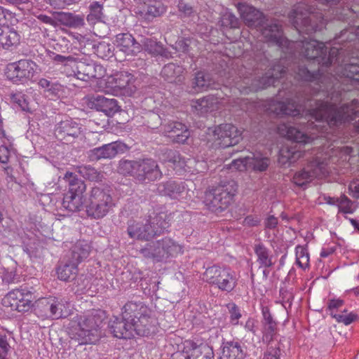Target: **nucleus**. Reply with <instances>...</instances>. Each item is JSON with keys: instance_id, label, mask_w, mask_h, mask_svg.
Masks as SVG:
<instances>
[{"instance_id": "nucleus-1", "label": "nucleus", "mask_w": 359, "mask_h": 359, "mask_svg": "<svg viewBox=\"0 0 359 359\" xmlns=\"http://www.w3.org/2000/svg\"><path fill=\"white\" fill-rule=\"evenodd\" d=\"M267 42L281 48L283 52L295 55V49L308 62V67L299 65L297 74L309 82L296 93L294 99L287 102L273 100L269 110L278 116H290L307 120L308 127L318 128L314 121L337 126L346 121L354 108L344 104L339 108L336 103L341 91H349V85L359 83V64L345 63L348 53L343 47L329 50L323 42L304 37L292 41L283 36L282 27L275 19H266L259 27Z\"/></svg>"}, {"instance_id": "nucleus-2", "label": "nucleus", "mask_w": 359, "mask_h": 359, "mask_svg": "<svg viewBox=\"0 0 359 359\" xmlns=\"http://www.w3.org/2000/svg\"><path fill=\"white\" fill-rule=\"evenodd\" d=\"M104 318V312L100 310L74 317L69 327L71 339L81 344H95L101 337L100 328Z\"/></svg>"}, {"instance_id": "nucleus-3", "label": "nucleus", "mask_w": 359, "mask_h": 359, "mask_svg": "<svg viewBox=\"0 0 359 359\" xmlns=\"http://www.w3.org/2000/svg\"><path fill=\"white\" fill-rule=\"evenodd\" d=\"M118 173L133 177L142 184H149L160 180L163 172L157 161L151 158L137 160L121 159L118 165Z\"/></svg>"}, {"instance_id": "nucleus-4", "label": "nucleus", "mask_w": 359, "mask_h": 359, "mask_svg": "<svg viewBox=\"0 0 359 359\" xmlns=\"http://www.w3.org/2000/svg\"><path fill=\"white\" fill-rule=\"evenodd\" d=\"M238 185L233 180L224 182L205 192L203 203L211 212L219 215L228 209L237 191Z\"/></svg>"}, {"instance_id": "nucleus-5", "label": "nucleus", "mask_w": 359, "mask_h": 359, "mask_svg": "<svg viewBox=\"0 0 359 359\" xmlns=\"http://www.w3.org/2000/svg\"><path fill=\"white\" fill-rule=\"evenodd\" d=\"M128 307L126 316L133 318L136 334L147 337L157 332V319L151 315V310L143 302L129 301Z\"/></svg>"}, {"instance_id": "nucleus-6", "label": "nucleus", "mask_w": 359, "mask_h": 359, "mask_svg": "<svg viewBox=\"0 0 359 359\" xmlns=\"http://www.w3.org/2000/svg\"><path fill=\"white\" fill-rule=\"evenodd\" d=\"M287 68L281 64H277L270 68L264 76H260L255 73L245 76L238 83V88L241 93L247 95L275 85L278 79L286 73Z\"/></svg>"}, {"instance_id": "nucleus-7", "label": "nucleus", "mask_w": 359, "mask_h": 359, "mask_svg": "<svg viewBox=\"0 0 359 359\" xmlns=\"http://www.w3.org/2000/svg\"><path fill=\"white\" fill-rule=\"evenodd\" d=\"M315 8L305 2H299L294 6L289 14L290 21L299 33H312L320 31L323 27V21L316 22L314 20Z\"/></svg>"}, {"instance_id": "nucleus-8", "label": "nucleus", "mask_w": 359, "mask_h": 359, "mask_svg": "<svg viewBox=\"0 0 359 359\" xmlns=\"http://www.w3.org/2000/svg\"><path fill=\"white\" fill-rule=\"evenodd\" d=\"M114 205L109 190L102 187H93L85 201L87 215L95 219L105 217Z\"/></svg>"}, {"instance_id": "nucleus-9", "label": "nucleus", "mask_w": 359, "mask_h": 359, "mask_svg": "<svg viewBox=\"0 0 359 359\" xmlns=\"http://www.w3.org/2000/svg\"><path fill=\"white\" fill-rule=\"evenodd\" d=\"M180 250V246L170 238L150 241L140 250V253L147 259L161 262L173 256Z\"/></svg>"}, {"instance_id": "nucleus-10", "label": "nucleus", "mask_w": 359, "mask_h": 359, "mask_svg": "<svg viewBox=\"0 0 359 359\" xmlns=\"http://www.w3.org/2000/svg\"><path fill=\"white\" fill-rule=\"evenodd\" d=\"M203 280L222 292H231L237 285V279L230 269L217 265L208 267Z\"/></svg>"}, {"instance_id": "nucleus-11", "label": "nucleus", "mask_w": 359, "mask_h": 359, "mask_svg": "<svg viewBox=\"0 0 359 359\" xmlns=\"http://www.w3.org/2000/svg\"><path fill=\"white\" fill-rule=\"evenodd\" d=\"M36 299L33 287H20L9 292L3 299V304L18 312H27Z\"/></svg>"}, {"instance_id": "nucleus-12", "label": "nucleus", "mask_w": 359, "mask_h": 359, "mask_svg": "<svg viewBox=\"0 0 359 359\" xmlns=\"http://www.w3.org/2000/svg\"><path fill=\"white\" fill-rule=\"evenodd\" d=\"M36 68L37 65L32 60H20L8 64L5 74L13 83L23 84L32 79Z\"/></svg>"}, {"instance_id": "nucleus-13", "label": "nucleus", "mask_w": 359, "mask_h": 359, "mask_svg": "<svg viewBox=\"0 0 359 359\" xmlns=\"http://www.w3.org/2000/svg\"><path fill=\"white\" fill-rule=\"evenodd\" d=\"M34 306L36 314L42 318L59 319L67 315L63 302L55 297L36 299Z\"/></svg>"}, {"instance_id": "nucleus-14", "label": "nucleus", "mask_w": 359, "mask_h": 359, "mask_svg": "<svg viewBox=\"0 0 359 359\" xmlns=\"http://www.w3.org/2000/svg\"><path fill=\"white\" fill-rule=\"evenodd\" d=\"M232 164L240 171L264 172L268 170L271 164V159L261 153H252L248 156L233 161Z\"/></svg>"}, {"instance_id": "nucleus-15", "label": "nucleus", "mask_w": 359, "mask_h": 359, "mask_svg": "<svg viewBox=\"0 0 359 359\" xmlns=\"http://www.w3.org/2000/svg\"><path fill=\"white\" fill-rule=\"evenodd\" d=\"M212 137L215 145L222 148L234 146L242 139L238 128L228 123L215 128L212 131Z\"/></svg>"}, {"instance_id": "nucleus-16", "label": "nucleus", "mask_w": 359, "mask_h": 359, "mask_svg": "<svg viewBox=\"0 0 359 359\" xmlns=\"http://www.w3.org/2000/svg\"><path fill=\"white\" fill-rule=\"evenodd\" d=\"M129 306V302L125 304L121 309V318L114 317V320H111L109 323V328L110 332L114 337L119 339H130L134 337L135 329L133 318H129L127 319L126 313H127V309Z\"/></svg>"}, {"instance_id": "nucleus-17", "label": "nucleus", "mask_w": 359, "mask_h": 359, "mask_svg": "<svg viewBox=\"0 0 359 359\" xmlns=\"http://www.w3.org/2000/svg\"><path fill=\"white\" fill-rule=\"evenodd\" d=\"M72 76L78 79L87 81L91 79H100L104 76V69L92 60L76 58Z\"/></svg>"}, {"instance_id": "nucleus-18", "label": "nucleus", "mask_w": 359, "mask_h": 359, "mask_svg": "<svg viewBox=\"0 0 359 359\" xmlns=\"http://www.w3.org/2000/svg\"><path fill=\"white\" fill-rule=\"evenodd\" d=\"M183 352L173 354V359H214V352L211 346L207 344L196 343L187 341Z\"/></svg>"}, {"instance_id": "nucleus-19", "label": "nucleus", "mask_w": 359, "mask_h": 359, "mask_svg": "<svg viewBox=\"0 0 359 359\" xmlns=\"http://www.w3.org/2000/svg\"><path fill=\"white\" fill-rule=\"evenodd\" d=\"M237 9L244 24L249 28L258 30L266 22V15L252 6L238 3Z\"/></svg>"}, {"instance_id": "nucleus-20", "label": "nucleus", "mask_w": 359, "mask_h": 359, "mask_svg": "<svg viewBox=\"0 0 359 359\" xmlns=\"http://www.w3.org/2000/svg\"><path fill=\"white\" fill-rule=\"evenodd\" d=\"M126 148L127 147L125 144L116 141L90 150L88 156L92 161H97L101 159H111L114 158L118 154L123 153Z\"/></svg>"}, {"instance_id": "nucleus-21", "label": "nucleus", "mask_w": 359, "mask_h": 359, "mask_svg": "<svg viewBox=\"0 0 359 359\" xmlns=\"http://www.w3.org/2000/svg\"><path fill=\"white\" fill-rule=\"evenodd\" d=\"M324 172L323 163L315 160L310 162L302 170L296 172L293 177V181L297 186L303 187L316 177L321 176Z\"/></svg>"}, {"instance_id": "nucleus-22", "label": "nucleus", "mask_w": 359, "mask_h": 359, "mask_svg": "<svg viewBox=\"0 0 359 359\" xmlns=\"http://www.w3.org/2000/svg\"><path fill=\"white\" fill-rule=\"evenodd\" d=\"M87 104L90 109L102 111L108 116H112L120 109L116 99L108 98L103 95H93L89 97Z\"/></svg>"}, {"instance_id": "nucleus-23", "label": "nucleus", "mask_w": 359, "mask_h": 359, "mask_svg": "<svg viewBox=\"0 0 359 359\" xmlns=\"http://www.w3.org/2000/svg\"><path fill=\"white\" fill-rule=\"evenodd\" d=\"M163 133L172 138V142L184 144L190 137V131L182 123L177 121H169L163 125Z\"/></svg>"}, {"instance_id": "nucleus-24", "label": "nucleus", "mask_w": 359, "mask_h": 359, "mask_svg": "<svg viewBox=\"0 0 359 359\" xmlns=\"http://www.w3.org/2000/svg\"><path fill=\"white\" fill-rule=\"evenodd\" d=\"M127 224V233L130 238L149 241L154 238V231H151L148 219L145 222L128 220Z\"/></svg>"}, {"instance_id": "nucleus-25", "label": "nucleus", "mask_w": 359, "mask_h": 359, "mask_svg": "<svg viewBox=\"0 0 359 359\" xmlns=\"http://www.w3.org/2000/svg\"><path fill=\"white\" fill-rule=\"evenodd\" d=\"M114 45L126 55L134 56L142 50V45L129 32L120 33L116 36Z\"/></svg>"}, {"instance_id": "nucleus-26", "label": "nucleus", "mask_w": 359, "mask_h": 359, "mask_svg": "<svg viewBox=\"0 0 359 359\" xmlns=\"http://www.w3.org/2000/svg\"><path fill=\"white\" fill-rule=\"evenodd\" d=\"M165 11V6L160 1L148 0L144 3L137 13L142 20L151 22L155 18L163 15Z\"/></svg>"}, {"instance_id": "nucleus-27", "label": "nucleus", "mask_w": 359, "mask_h": 359, "mask_svg": "<svg viewBox=\"0 0 359 359\" xmlns=\"http://www.w3.org/2000/svg\"><path fill=\"white\" fill-rule=\"evenodd\" d=\"M187 187L185 182L168 180L157 184V192L161 196L177 199L182 196Z\"/></svg>"}, {"instance_id": "nucleus-28", "label": "nucleus", "mask_w": 359, "mask_h": 359, "mask_svg": "<svg viewBox=\"0 0 359 359\" xmlns=\"http://www.w3.org/2000/svg\"><path fill=\"white\" fill-rule=\"evenodd\" d=\"M80 124L72 119L61 121L55 128V134L57 138L78 137L81 135Z\"/></svg>"}, {"instance_id": "nucleus-29", "label": "nucleus", "mask_w": 359, "mask_h": 359, "mask_svg": "<svg viewBox=\"0 0 359 359\" xmlns=\"http://www.w3.org/2000/svg\"><path fill=\"white\" fill-rule=\"evenodd\" d=\"M246 348L239 341H231L223 343L219 359H245Z\"/></svg>"}, {"instance_id": "nucleus-30", "label": "nucleus", "mask_w": 359, "mask_h": 359, "mask_svg": "<svg viewBox=\"0 0 359 359\" xmlns=\"http://www.w3.org/2000/svg\"><path fill=\"white\" fill-rule=\"evenodd\" d=\"M215 83L211 75L205 72H198L191 80L190 92L199 93L215 88Z\"/></svg>"}, {"instance_id": "nucleus-31", "label": "nucleus", "mask_w": 359, "mask_h": 359, "mask_svg": "<svg viewBox=\"0 0 359 359\" xmlns=\"http://www.w3.org/2000/svg\"><path fill=\"white\" fill-rule=\"evenodd\" d=\"M220 96L208 95L203 98L192 100L191 107L194 108L198 114L203 115L208 111L215 110L219 104Z\"/></svg>"}, {"instance_id": "nucleus-32", "label": "nucleus", "mask_w": 359, "mask_h": 359, "mask_svg": "<svg viewBox=\"0 0 359 359\" xmlns=\"http://www.w3.org/2000/svg\"><path fill=\"white\" fill-rule=\"evenodd\" d=\"M48 56L52 62L57 65H60V69L67 76L74 74V67L77 57L72 55H62L54 52H50Z\"/></svg>"}, {"instance_id": "nucleus-33", "label": "nucleus", "mask_w": 359, "mask_h": 359, "mask_svg": "<svg viewBox=\"0 0 359 359\" xmlns=\"http://www.w3.org/2000/svg\"><path fill=\"white\" fill-rule=\"evenodd\" d=\"M168 215L165 212L155 213L148 217L151 231H154V237L163 233L170 226Z\"/></svg>"}, {"instance_id": "nucleus-34", "label": "nucleus", "mask_w": 359, "mask_h": 359, "mask_svg": "<svg viewBox=\"0 0 359 359\" xmlns=\"http://www.w3.org/2000/svg\"><path fill=\"white\" fill-rule=\"evenodd\" d=\"M57 21L60 25L69 28H80L85 25L83 15L75 14L70 12H57Z\"/></svg>"}, {"instance_id": "nucleus-35", "label": "nucleus", "mask_w": 359, "mask_h": 359, "mask_svg": "<svg viewBox=\"0 0 359 359\" xmlns=\"http://www.w3.org/2000/svg\"><path fill=\"white\" fill-rule=\"evenodd\" d=\"M20 42V35L9 27H0V49L8 50Z\"/></svg>"}, {"instance_id": "nucleus-36", "label": "nucleus", "mask_w": 359, "mask_h": 359, "mask_svg": "<svg viewBox=\"0 0 359 359\" xmlns=\"http://www.w3.org/2000/svg\"><path fill=\"white\" fill-rule=\"evenodd\" d=\"M302 153L294 147H283L280 149L278 156V163L285 167H289L295 163L301 156Z\"/></svg>"}, {"instance_id": "nucleus-37", "label": "nucleus", "mask_w": 359, "mask_h": 359, "mask_svg": "<svg viewBox=\"0 0 359 359\" xmlns=\"http://www.w3.org/2000/svg\"><path fill=\"white\" fill-rule=\"evenodd\" d=\"M159 156L163 162L172 163L175 168H183L186 165L184 158L176 150L164 148L161 149Z\"/></svg>"}, {"instance_id": "nucleus-38", "label": "nucleus", "mask_w": 359, "mask_h": 359, "mask_svg": "<svg viewBox=\"0 0 359 359\" xmlns=\"http://www.w3.org/2000/svg\"><path fill=\"white\" fill-rule=\"evenodd\" d=\"M183 72L184 69L182 66L168 63L163 67L161 75L169 83H178L182 81Z\"/></svg>"}, {"instance_id": "nucleus-39", "label": "nucleus", "mask_w": 359, "mask_h": 359, "mask_svg": "<svg viewBox=\"0 0 359 359\" xmlns=\"http://www.w3.org/2000/svg\"><path fill=\"white\" fill-rule=\"evenodd\" d=\"M64 180L69 185L67 194L83 196V194L86 189V185L83 180L79 179L76 175L70 172L65 173Z\"/></svg>"}, {"instance_id": "nucleus-40", "label": "nucleus", "mask_w": 359, "mask_h": 359, "mask_svg": "<svg viewBox=\"0 0 359 359\" xmlns=\"http://www.w3.org/2000/svg\"><path fill=\"white\" fill-rule=\"evenodd\" d=\"M254 251L257 257V262L259 264V267L269 268L274 264L271 251L263 243L255 244Z\"/></svg>"}, {"instance_id": "nucleus-41", "label": "nucleus", "mask_w": 359, "mask_h": 359, "mask_svg": "<svg viewBox=\"0 0 359 359\" xmlns=\"http://www.w3.org/2000/svg\"><path fill=\"white\" fill-rule=\"evenodd\" d=\"M90 252L88 243L85 241H79L72 248L71 259L79 264L88 257Z\"/></svg>"}, {"instance_id": "nucleus-42", "label": "nucleus", "mask_w": 359, "mask_h": 359, "mask_svg": "<svg viewBox=\"0 0 359 359\" xmlns=\"http://www.w3.org/2000/svg\"><path fill=\"white\" fill-rule=\"evenodd\" d=\"M62 207L70 212L80 211L85 208L83 196L66 193L62 200Z\"/></svg>"}, {"instance_id": "nucleus-43", "label": "nucleus", "mask_w": 359, "mask_h": 359, "mask_svg": "<svg viewBox=\"0 0 359 359\" xmlns=\"http://www.w3.org/2000/svg\"><path fill=\"white\" fill-rule=\"evenodd\" d=\"M77 265L72 259L69 262L60 265L57 271L58 278L63 281L74 280L78 272Z\"/></svg>"}, {"instance_id": "nucleus-44", "label": "nucleus", "mask_w": 359, "mask_h": 359, "mask_svg": "<svg viewBox=\"0 0 359 359\" xmlns=\"http://www.w3.org/2000/svg\"><path fill=\"white\" fill-rule=\"evenodd\" d=\"M140 45H142V49L144 48L146 51L152 55H165V50L163 45L154 38H143L141 40Z\"/></svg>"}, {"instance_id": "nucleus-45", "label": "nucleus", "mask_w": 359, "mask_h": 359, "mask_svg": "<svg viewBox=\"0 0 359 359\" xmlns=\"http://www.w3.org/2000/svg\"><path fill=\"white\" fill-rule=\"evenodd\" d=\"M97 57L108 60L114 56V47L113 45L104 41L93 43L90 45Z\"/></svg>"}, {"instance_id": "nucleus-46", "label": "nucleus", "mask_w": 359, "mask_h": 359, "mask_svg": "<svg viewBox=\"0 0 359 359\" xmlns=\"http://www.w3.org/2000/svg\"><path fill=\"white\" fill-rule=\"evenodd\" d=\"M76 170L86 180L94 182L102 181V173L90 165L76 166Z\"/></svg>"}, {"instance_id": "nucleus-47", "label": "nucleus", "mask_w": 359, "mask_h": 359, "mask_svg": "<svg viewBox=\"0 0 359 359\" xmlns=\"http://www.w3.org/2000/svg\"><path fill=\"white\" fill-rule=\"evenodd\" d=\"M89 13L86 17V20L90 25H94L97 22L101 21L103 17V4L100 1H93L88 7Z\"/></svg>"}, {"instance_id": "nucleus-48", "label": "nucleus", "mask_w": 359, "mask_h": 359, "mask_svg": "<svg viewBox=\"0 0 359 359\" xmlns=\"http://www.w3.org/2000/svg\"><path fill=\"white\" fill-rule=\"evenodd\" d=\"M132 78V75L126 72L116 74L114 78V88L123 90L124 93H127V89L130 88Z\"/></svg>"}, {"instance_id": "nucleus-49", "label": "nucleus", "mask_w": 359, "mask_h": 359, "mask_svg": "<svg viewBox=\"0 0 359 359\" xmlns=\"http://www.w3.org/2000/svg\"><path fill=\"white\" fill-rule=\"evenodd\" d=\"M11 101L15 104L22 111L30 112L29 102L25 98V95L21 92L11 93L10 94Z\"/></svg>"}, {"instance_id": "nucleus-50", "label": "nucleus", "mask_w": 359, "mask_h": 359, "mask_svg": "<svg viewBox=\"0 0 359 359\" xmlns=\"http://www.w3.org/2000/svg\"><path fill=\"white\" fill-rule=\"evenodd\" d=\"M221 26L229 27L231 29H236L240 27L241 22L239 19L232 13L226 12L221 17L219 21Z\"/></svg>"}, {"instance_id": "nucleus-51", "label": "nucleus", "mask_w": 359, "mask_h": 359, "mask_svg": "<svg viewBox=\"0 0 359 359\" xmlns=\"http://www.w3.org/2000/svg\"><path fill=\"white\" fill-rule=\"evenodd\" d=\"M287 135L289 139L297 143H307L309 140L307 135L294 127L288 128Z\"/></svg>"}, {"instance_id": "nucleus-52", "label": "nucleus", "mask_w": 359, "mask_h": 359, "mask_svg": "<svg viewBox=\"0 0 359 359\" xmlns=\"http://www.w3.org/2000/svg\"><path fill=\"white\" fill-rule=\"evenodd\" d=\"M282 350L279 342L268 344L267 349L264 353L262 359H280Z\"/></svg>"}, {"instance_id": "nucleus-53", "label": "nucleus", "mask_w": 359, "mask_h": 359, "mask_svg": "<svg viewBox=\"0 0 359 359\" xmlns=\"http://www.w3.org/2000/svg\"><path fill=\"white\" fill-rule=\"evenodd\" d=\"M39 85L53 95H57L62 90V86L60 83L52 82L46 79H41Z\"/></svg>"}, {"instance_id": "nucleus-54", "label": "nucleus", "mask_w": 359, "mask_h": 359, "mask_svg": "<svg viewBox=\"0 0 359 359\" xmlns=\"http://www.w3.org/2000/svg\"><path fill=\"white\" fill-rule=\"evenodd\" d=\"M264 340L268 341V344L273 343L276 344L278 341H274L273 339L277 334V323L264 325Z\"/></svg>"}, {"instance_id": "nucleus-55", "label": "nucleus", "mask_w": 359, "mask_h": 359, "mask_svg": "<svg viewBox=\"0 0 359 359\" xmlns=\"http://www.w3.org/2000/svg\"><path fill=\"white\" fill-rule=\"evenodd\" d=\"M194 41L192 38H181L175 42L172 47L178 52L187 53L189 52L190 46Z\"/></svg>"}, {"instance_id": "nucleus-56", "label": "nucleus", "mask_w": 359, "mask_h": 359, "mask_svg": "<svg viewBox=\"0 0 359 359\" xmlns=\"http://www.w3.org/2000/svg\"><path fill=\"white\" fill-rule=\"evenodd\" d=\"M227 308L230 313L231 323L235 325H238V320L241 317L238 307L234 303H230L227 305Z\"/></svg>"}, {"instance_id": "nucleus-57", "label": "nucleus", "mask_w": 359, "mask_h": 359, "mask_svg": "<svg viewBox=\"0 0 359 359\" xmlns=\"http://www.w3.org/2000/svg\"><path fill=\"white\" fill-rule=\"evenodd\" d=\"M53 15L52 18L45 14H39L36 18L41 22L57 27L60 25V22L57 21V12L54 13Z\"/></svg>"}, {"instance_id": "nucleus-58", "label": "nucleus", "mask_w": 359, "mask_h": 359, "mask_svg": "<svg viewBox=\"0 0 359 359\" xmlns=\"http://www.w3.org/2000/svg\"><path fill=\"white\" fill-rule=\"evenodd\" d=\"M309 260L308 253L305 252L303 248H297V264L300 267L304 268V265H308Z\"/></svg>"}, {"instance_id": "nucleus-59", "label": "nucleus", "mask_w": 359, "mask_h": 359, "mask_svg": "<svg viewBox=\"0 0 359 359\" xmlns=\"http://www.w3.org/2000/svg\"><path fill=\"white\" fill-rule=\"evenodd\" d=\"M48 1L55 8L62 9L67 6L78 4L81 0H48Z\"/></svg>"}, {"instance_id": "nucleus-60", "label": "nucleus", "mask_w": 359, "mask_h": 359, "mask_svg": "<svg viewBox=\"0 0 359 359\" xmlns=\"http://www.w3.org/2000/svg\"><path fill=\"white\" fill-rule=\"evenodd\" d=\"M11 346L7 341L6 336L0 335V359H7Z\"/></svg>"}, {"instance_id": "nucleus-61", "label": "nucleus", "mask_w": 359, "mask_h": 359, "mask_svg": "<svg viewBox=\"0 0 359 359\" xmlns=\"http://www.w3.org/2000/svg\"><path fill=\"white\" fill-rule=\"evenodd\" d=\"M177 8L179 11L183 13L184 17H189L194 13L193 7L183 0L179 1Z\"/></svg>"}, {"instance_id": "nucleus-62", "label": "nucleus", "mask_w": 359, "mask_h": 359, "mask_svg": "<svg viewBox=\"0 0 359 359\" xmlns=\"http://www.w3.org/2000/svg\"><path fill=\"white\" fill-rule=\"evenodd\" d=\"M18 278H19L18 277L15 271H9L8 269H5L2 276L3 282L6 283L8 284L14 283L17 282Z\"/></svg>"}, {"instance_id": "nucleus-63", "label": "nucleus", "mask_w": 359, "mask_h": 359, "mask_svg": "<svg viewBox=\"0 0 359 359\" xmlns=\"http://www.w3.org/2000/svg\"><path fill=\"white\" fill-rule=\"evenodd\" d=\"M147 122H148L149 127L152 129L157 128L158 127V126H163V124H162L160 116L158 114H154V113L151 114L149 116Z\"/></svg>"}, {"instance_id": "nucleus-64", "label": "nucleus", "mask_w": 359, "mask_h": 359, "mask_svg": "<svg viewBox=\"0 0 359 359\" xmlns=\"http://www.w3.org/2000/svg\"><path fill=\"white\" fill-rule=\"evenodd\" d=\"M262 316H263V321H262L263 325H266V324H271L273 323H276L273 320V318L269 311V309L267 306L262 307Z\"/></svg>"}]
</instances>
